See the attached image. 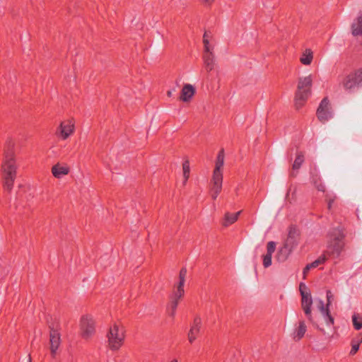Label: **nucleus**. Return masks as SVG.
I'll return each instance as SVG.
<instances>
[{"label":"nucleus","instance_id":"9d476101","mask_svg":"<svg viewBox=\"0 0 362 362\" xmlns=\"http://www.w3.org/2000/svg\"><path fill=\"white\" fill-rule=\"evenodd\" d=\"M362 82V69L355 70L345 75L341 84L346 90H353L358 87Z\"/></svg>","mask_w":362,"mask_h":362},{"label":"nucleus","instance_id":"473e14b6","mask_svg":"<svg viewBox=\"0 0 362 362\" xmlns=\"http://www.w3.org/2000/svg\"><path fill=\"white\" fill-rule=\"evenodd\" d=\"M199 2L206 7L211 6L216 0H199Z\"/></svg>","mask_w":362,"mask_h":362},{"label":"nucleus","instance_id":"f3484780","mask_svg":"<svg viewBox=\"0 0 362 362\" xmlns=\"http://www.w3.org/2000/svg\"><path fill=\"white\" fill-rule=\"evenodd\" d=\"M61 344V335L59 332L52 328L49 332V350L52 357H54Z\"/></svg>","mask_w":362,"mask_h":362},{"label":"nucleus","instance_id":"1a4fd4ad","mask_svg":"<svg viewBox=\"0 0 362 362\" xmlns=\"http://www.w3.org/2000/svg\"><path fill=\"white\" fill-rule=\"evenodd\" d=\"M299 290L301 296V308L308 319L314 313V310H313L312 308L313 300L311 292L308 286L303 283L300 284Z\"/></svg>","mask_w":362,"mask_h":362},{"label":"nucleus","instance_id":"0eeeda50","mask_svg":"<svg viewBox=\"0 0 362 362\" xmlns=\"http://www.w3.org/2000/svg\"><path fill=\"white\" fill-rule=\"evenodd\" d=\"M78 327L82 338H92L96 332V320L94 316L90 313L83 314L80 317Z\"/></svg>","mask_w":362,"mask_h":362},{"label":"nucleus","instance_id":"f704fd0d","mask_svg":"<svg viewBox=\"0 0 362 362\" xmlns=\"http://www.w3.org/2000/svg\"><path fill=\"white\" fill-rule=\"evenodd\" d=\"M170 362H177V361L176 359H174V360L171 361Z\"/></svg>","mask_w":362,"mask_h":362},{"label":"nucleus","instance_id":"39448f33","mask_svg":"<svg viewBox=\"0 0 362 362\" xmlns=\"http://www.w3.org/2000/svg\"><path fill=\"white\" fill-rule=\"evenodd\" d=\"M299 240L298 233L296 229L289 231L288 236L284 244L279 247L275 255V260L279 263L286 262L292 251L298 245Z\"/></svg>","mask_w":362,"mask_h":362},{"label":"nucleus","instance_id":"412c9836","mask_svg":"<svg viewBox=\"0 0 362 362\" xmlns=\"http://www.w3.org/2000/svg\"><path fill=\"white\" fill-rule=\"evenodd\" d=\"M328 257L327 254H322L316 260L306 265L304 268L303 274V278H306V276L310 269H315L323 264L327 260Z\"/></svg>","mask_w":362,"mask_h":362},{"label":"nucleus","instance_id":"a211bd4d","mask_svg":"<svg viewBox=\"0 0 362 362\" xmlns=\"http://www.w3.org/2000/svg\"><path fill=\"white\" fill-rule=\"evenodd\" d=\"M195 93L196 88L194 85L184 83L180 91V100L184 103H189L192 100Z\"/></svg>","mask_w":362,"mask_h":362},{"label":"nucleus","instance_id":"ddd939ff","mask_svg":"<svg viewBox=\"0 0 362 362\" xmlns=\"http://www.w3.org/2000/svg\"><path fill=\"white\" fill-rule=\"evenodd\" d=\"M202 326V320L200 317L197 316L190 324L189 329L187 337L189 344H193L197 339Z\"/></svg>","mask_w":362,"mask_h":362},{"label":"nucleus","instance_id":"5701e85b","mask_svg":"<svg viewBox=\"0 0 362 362\" xmlns=\"http://www.w3.org/2000/svg\"><path fill=\"white\" fill-rule=\"evenodd\" d=\"M204 54L214 52L213 38L210 33H204L203 35Z\"/></svg>","mask_w":362,"mask_h":362},{"label":"nucleus","instance_id":"a878e982","mask_svg":"<svg viewBox=\"0 0 362 362\" xmlns=\"http://www.w3.org/2000/svg\"><path fill=\"white\" fill-rule=\"evenodd\" d=\"M362 343V334H358L351 341V350L349 354L354 356L358 351L360 344Z\"/></svg>","mask_w":362,"mask_h":362},{"label":"nucleus","instance_id":"20e7f679","mask_svg":"<svg viewBox=\"0 0 362 362\" xmlns=\"http://www.w3.org/2000/svg\"><path fill=\"white\" fill-rule=\"evenodd\" d=\"M313 83V76L311 74L298 78L295 93V105L297 108L301 107L311 95Z\"/></svg>","mask_w":362,"mask_h":362},{"label":"nucleus","instance_id":"cd10ccee","mask_svg":"<svg viewBox=\"0 0 362 362\" xmlns=\"http://www.w3.org/2000/svg\"><path fill=\"white\" fill-rule=\"evenodd\" d=\"M351 321L354 328L358 331L362 329V314L355 313L351 316Z\"/></svg>","mask_w":362,"mask_h":362},{"label":"nucleus","instance_id":"c85d7f7f","mask_svg":"<svg viewBox=\"0 0 362 362\" xmlns=\"http://www.w3.org/2000/svg\"><path fill=\"white\" fill-rule=\"evenodd\" d=\"M304 158L305 154L303 152L300 151H296V158L292 166L293 169L298 170L300 168L303 163L304 162Z\"/></svg>","mask_w":362,"mask_h":362},{"label":"nucleus","instance_id":"f8f14e48","mask_svg":"<svg viewBox=\"0 0 362 362\" xmlns=\"http://www.w3.org/2000/svg\"><path fill=\"white\" fill-rule=\"evenodd\" d=\"M223 173H214L210 181V196L215 200L222 189Z\"/></svg>","mask_w":362,"mask_h":362},{"label":"nucleus","instance_id":"72a5a7b5","mask_svg":"<svg viewBox=\"0 0 362 362\" xmlns=\"http://www.w3.org/2000/svg\"><path fill=\"white\" fill-rule=\"evenodd\" d=\"M168 96H170V95H171V91H168Z\"/></svg>","mask_w":362,"mask_h":362},{"label":"nucleus","instance_id":"2f4dec72","mask_svg":"<svg viewBox=\"0 0 362 362\" xmlns=\"http://www.w3.org/2000/svg\"><path fill=\"white\" fill-rule=\"evenodd\" d=\"M335 199H336V197L334 195H329V194L327 195L326 201H327V206H328L329 209H331L332 207V205L335 201Z\"/></svg>","mask_w":362,"mask_h":362},{"label":"nucleus","instance_id":"9b49d317","mask_svg":"<svg viewBox=\"0 0 362 362\" xmlns=\"http://www.w3.org/2000/svg\"><path fill=\"white\" fill-rule=\"evenodd\" d=\"M343 236L339 235L337 237L333 238L327 245V250L324 252L327 254V257H338L342 251L344 243L342 240Z\"/></svg>","mask_w":362,"mask_h":362},{"label":"nucleus","instance_id":"2eb2a0df","mask_svg":"<svg viewBox=\"0 0 362 362\" xmlns=\"http://www.w3.org/2000/svg\"><path fill=\"white\" fill-rule=\"evenodd\" d=\"M307 332V325L303 320H299L293 326L291 332V337L295 341L301 340Z\"/></svg>","mask_w":362,"mask_h":362},{"label":"nucleus","instance_id":"b1692460","mask_svg":"<svg viewBox=\"0 0 362 362\" xmlns=\"http://www.w3.org/2000/svg\"><path fill=\"white\" fill-rule=\"evenodd\" d=\"M352 34L355 36L362 35V13L358 15L351 25Z\"/></svg>","mask_w":362,"mask_h":362},{"label":"nucleus","instance_id":"7c9ffc66","mask_svg":"<svg viewBox=\"0 0 362 362\" xmlns=\"http://www.w3.org/2000/svg\"><path fill=\"white\" fill-rule=\"evenodd\" d=\"M190 175V166L189 160H185L182 163V175L184 178V183L185 184L188 180Z\"/></svg>","mask_w":362,"mask_h":362},{"label":"nucleus","instance_id":"4468645a","mask_svg":"<svg viewBox=\"0 0 362 362\" xmlns=\"http://www.w3.org/2000/svg\"><path fill=\"white\" fill-rule=\"evenodd\" d=\"M70 173L69 165L64 162H57L51 168L52 175L57 180H61Z\"/></svg>","mask_w":362,"mask_h":362},{"label":"nucleus","instance_id":"6e6552de","mask_svg":"<svg viewBox=\"0 0 362 362\" xmlns=\"http://www.w3.org/2000/svg\"><path fill=\"white\" fill-rule=\"evenodd\" d=\"M76 119L74 117H69L60 122L57 129V134L61 140H66L72 136L76 131Z\"/></svg>","mask_w":362,"mask_h":362},{"label":"nucleus","instance_id":"f257e3e1","mask_svg":"<svg viewBox=\"0 0 362 362\" xmlns=\"http://www.w3.org/2000/svg\"><path fill=\"white\" fill-rule=\"evenodd\" d=\"M330 303L331 300L329 293L327 294V303H325V302L320 299L315 300V310L313 315L308 318V320L314 327L323 333L325 332V327H331L334 322L329 308Z\"/></svg>","mask_w":362,"mask_h":362},{"label":"nucleus","instance_id":"bb28decb","mask_svg":"<svg viewBox=\"0 0 362 362\" xmlns=\"http://www.w3.org/2000/svg\"><path fill=\"white\" fill-rule=\"evenodd\" d=\"M310 175H311V182L315 185V187L319 190L324 192L325 187V185L320 182V177L318 176L316 170H311L310 171Z\"/></svg>","mask_w":362,"mask_h":362},{"label":"nucleus","instance_id":"aec40b11","mask_svg":"<svg viewBox=\"0 0 362 362\" xmlns=\"http://www.w3.org/2000/svg\"><path fill=\"white\" fill-rule=\"evenodd\" d=\"M276 250L274 242H269L267 245V253L262 256L263 266L267 268L272 265V255Z\"/></svg>","mask_w":362,"mask_h":362},{"label":"nucleus","instance_id":"7ed1b4c3","mask_svg":"<svg viewBox=\"0 0 362 362\" xmlns=\"http://www.w3.org/2000/svg\"><path fill=\"white\" fill-rule=\"evenodd\" d=\"M1 172L3 177V187L6 191H11L17 177L18 165L16 156L14 153H7L4 155Z\"/></svg>","mask_w":362,"mask_h":362},{"label":"nucleus","instance_id":"c756f323","mask_svg":"<svg viewBox=\"0 0 362 362\" xmlns=\"http://www.w3.org/2000/svg\"><path fill=\"white\" fill-rule=\"evenodd\" d=\"M224 165V156L223 153H219L215 163V168L214 173H223V168Z\"/></svg>","mask_w":362,"mask_h":362},{"label":"nucleus","instance_id":"393cba45","mask_svg":"<svg viewBox=\"0 0 362 362\" xmlns=\"http://www.w3.org/2000/svg\"><path fill=\"white\" fill-rule=\"evenodd\" d=\"M241 211L235 212V213H231V212H226L224 214L222 224L223 226L227 227L233 223H234L238 218L239 215L240 214Z\"/></svg>","mask_w":362,"mask_h":362},{"label":"nucleus","instance_id":"6ab92c4d","mask_svg":"<svg viewBox=\"0 0 362 362\" xmlns=\"http://www.w3.org/2000/svg\"><path fill=\"white\" fill-rule=\"evenodd\" d=\"M314 59V52L311 48L303 49L299 56V62L303 66H310Z\"/></svg>","mask_w":362,"mask_h":362},{"label":"nucleus","instance_id":"f03ea898","mask_svg":"<svg viewBox=\"0 0 362 362\" xmlns=\"http://www.w3.org/2000/svg\"><path fill=\"white\" fill-rule=\"evenodd\" d=\"M126 327L120 320L111 322L105 334L106 346L108 349L117 351L123 346L126 338Z\"/></svg>","mask_w":362,"mask_h":362},{"label":"nucleus","instance_id":"dca6fc26","mask_svg":"<svg viewBox=\"0 0 362 362\" xmlns=\"http://www.w3.org/2000/svg\"><path fill=\"white\" fill-rule=\"evenodd\" d=\"M317 116L322 122H325L331 118L332 112L330 110V105L327 98L322 100L317 110Z\"/></svg>","mask_w":362,"mask_h":362},{"label":"nucleus","instance_id":"4be33fe9","mask_svg":"<svg viewBox=\"0 0 362 362\" xmlns=\"http://www.w3.org/2000/svg\"><path fill=\"white\" fill-rule=\"evenodd\" d=\"M203 63L204 67L206 72H210L213 71L216 66V59L214 54L212 53L203 54Z\"/></svg>","mask_w":362,"mask_h":362},{"label":"nucleus","instance_id":"423d86ee","mask_svg":"<svg viewBox=\"0 0 362 362\" xmlns=\"http://www.w3.org/2000/svg\"><path fill=\"white\" fill-rule=\"evenodd\" d=\"M186 276L187 269L183 268L180 272L178 282L174 285L170 297L171 301L168 306V313L171 316L175 315L179 300L183 297L185 294L184 286L185 284Z\"/></svg>","mask_w":362,"mask_h":362}]
</instances>
